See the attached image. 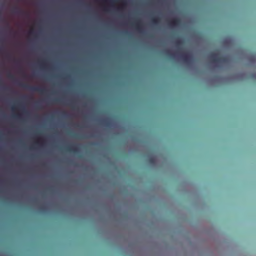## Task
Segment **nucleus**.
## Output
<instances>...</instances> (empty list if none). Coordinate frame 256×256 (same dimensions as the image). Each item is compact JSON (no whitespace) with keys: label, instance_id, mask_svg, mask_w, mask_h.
I'll use <instances>...</instances> for the list:
<instances>
[{"label":"nucleus","instance_id":"nucleus-1","mask_svg":"<svg viewBox=\"0 0 256 256\" xmlns=\"http://www.w3.org/2000/svg\"><path fill=\"white\" fill-rule=\"evenodd\" d=\"M211 61L214 64H226L228 62V58L226 56H220L216 53H212L210 56Z\"/></svg>","mask_w":256,"mask_h":256},{"label":"nucleus","instance_id":"nucleus-2","mask_svg":"<svg viewBox=\"0 0 256 256\" xmlns=\"http://www.w3.org/2000/svg\"><path fill=\"white\" fill-rule=\"evenodd\" d=\"M19 85L22 88L32 91L39 92L42 94H45L46 92V89L42 87L32 86L26 84H20Z\"/></svg>","mask_w":256,"mask_h":256},{"label":"nucleus","instance_id":"nucleus-3","mask_svg":"<svg viewBox=\"0 0 256 256\" xmlns=\"http://www.w3.org/2000/svg\"><path fill=\"white\" fill-rule=\"evenodd\" d=\"M180 58L185 63L189 64L192 60V56L190 54L182 53L180 54Z\"/></svg>","mask_w":256,"mask_h":256},{"label":"nucleus","instance_id":"nucleus-4","mask_svg":"<svg viewBox=\"0 0 256 256\" xmlns=\"http://www.w3.org/2000/svg\"><path fill=\"white\" fill-rule=\"evenodd\" d=\"M134 27L139 32H142V26L140 20H136L134 24H132Z\"/></svg>","mask_w":256,"mask_h":256},{"label":"nucleus","instance_id":"nucleus-5","mask_svg":"<svg viewBox=\"0 0 256 256\" xmlns=\"http://www.w3.org/2000/svg\"><path fill=\"white\" fill-rule=\"evenodd\" d=\"M180 20L178 18H174L168 22L170 26L174 27L178 26L180 24Z\"/></svg>","mask_w":256,"mask_h":256},{"label":"nucleus","instance_id":"nucleus-6","mask_svg":"<svg viewBox=\"0 0 256 256\" xmlns=\"http://www.w3.org/2000/svg\"><path fill=\"white\" fill-rule=\"evenodd\" d=\"M66 150L68 152H72L74 153H77L78 151V148L75 146H70L66 148Z\"/></svg>","mask_w":256,"mask_h":256},{"label":"nucleus","instance_id":"nucleus-7","mask_svg":"<svg viewBox=\"0 0 256 256\" xmlns=\"http://www.w3.org/2000/svg\"><path fill=\"white\" fill-rule=\"evenodd\" d=\"M12 12L15 14H22L23 13V12L18 8H14L12 9Z\"/></svg>","mask_w":256,"mask_h":256},{"label":"nucleus","instance_id":"nucleus-8","mask_svg":"<svg viewBox=\"0 0 256 256\" xmlns=\"http://www.w3.org/2000/svg\"><path fill=\"white\" fill-rule=\"evenodd\" d=\"M152 22L154 24H157L160 22V18H153L152 19Z\"/></svg>","mask_w":256,"mask_h":256},{"label":"nucleus","instance_id":"nucleus-9","mask_svg":"<svg viewBox=\"0 0 256 256\" xmlns=\"http://www.w3.org/2000/svg\"><path fill=\"white\" fill-rule=\"evenodd\" d=\"M175 43L178 46H181L183 44L182 42L180 40H176Z\"/></svg>","mask_w":256,"mask_h":256},{"label":"nucleus","instance_id":"nucleus-10","mask_svg":"<svg viewBox=\"0 0 256 256\" xmlns=\"http://www.w3.org/2000/svg\"><path fill=\"white\" fill-rule=\"evenodd\" d=\"M74 102L72 100H70V102L68 103V105L70 106L72 108L74 109L75 107H74Z\"/></svg>","mask_w":256,"mask_h":256},{"label":"nucleus","instance_id":"nucleus-11","mask_svg":"<svg viewBox=\"0 0 256 256\" xmlns=\"http://www.w3.org/2000/svg\"><path fill=\"white\" fill-rule=\"evenodd\" d=\"M102 124L106 126L109 125V124L106 120H102Z\"/></svg>","mask_w":256,"mask_h":256},{"label":"nucleus","instance_id":"nucleus-12","mask_svg":"<svg viewBox=\"0 0 256 256\" xmlns=\"http://www.w3.org/2000/svg\"><path fill=\"white\" fill-rule=\"evenodd\" d=\"M40 63L42 66L43 67H46V63L44 61H42Z\"/></svg>","mask_w":256,"mask_h":256},{"label":"nucleus","instance_id":"nucleus-13","mask_svg":"<svg viewBox=\"0 0 256 256\" xmlns=\"http://www.w3.org/2000/svg\"><path fill=\"white\" fill-rule=\"evenodd\" d=\"M56 102H62V100L60 98H56L54 100Z\"/></svg>","mask_w":256,"mask_h":256},{"label":"nucleus","instance_id":"nucleus-14","mask_svg":"<svg viewBox=\"0 0 256 256\" xmlns=\"http://www.w3.org/2000/svg\"><path fill=\"white\" fill-rule=\"evenodd\" d=\"M8 76L12 79L14 78L13 75H12L10 74H8Z\"/></svg>","mask_w":256,"mask_h":256},{"label":"nucleus","instance_id":"nucleus-15","mask_svg":"<svg viewBox=\"0 0 256 256\" xmlns=\"http://www.w3.org/2000/svg\"><path fill=\"white\" fill-rule=\"evenodd\" d=\"M14 118H16L19 119L20 118V114L15 115Z\"/></svg>","mask_w":256,"mask_h":256},{"label":"nucleus","instance_id":"nucleus-16","mask_svg":"<svg viewBox=\"0 0 256 256\" xmlns=\"http://www.w3.org/2000/svg\"><path fill=\"white\" fill-rule=\"evenodd\" d=\"M122 4H123L124 5H126V1H125V0H122Z\"/></svg>","mask_w":256,"mask_h":256},{"label":"nucleus","instance_id":"nucleus-17","mask_svg":"<svg viewBox=\"0 0 256 256\" xmlns=\"http://www.w3.org/2000/svg\"><path fill=\"white\" fill-rule=\"evenodd\" d=\"M30 34H32L33 35L34 34V32L32 30H31L30 32Z\"/></svg>","mask_w":256,"mask_h":256},{"label":"nucleus","instance_id":"nucleus-18","mask_svg":"<svg viewBox=\"0 0 256 256\" xmlns=\"http://www.w3.org/2000/svg\"><path fill=\"white\" fill-rule=\"evenodd\" d=\"M154 159L153 158H150V162H154Z\"/></svg>","mask_w":256,"mask_h":256},{"label":"nucleus","instance_id":"nucleus-19","mask_svg":"<svg viewBox=\"0 0 256 256\" xmlns=\"http://www.w3.org/2000/svg\"><path fill=\"white\" fill-rule=\"evenodd\" d=\"M36 106L38 108H39V107H40V106H39V102H36Z\"/></svg>","mask_w":256,"mask_h":256},{"label":"nucleus","instance_id":"nucleus-20","mask_svg":"<svg viewBox=\"0 0 256 256\" xmlns=\"http://www.w3.org/2000/svg\"><path fill=\"white\" fill-rule=\"evenodd\" d=\"M23 112H24L25 114H27V112L26 110H23Z\"/></svg>","mask_w":256,"mask_h":256},{"label":"nucleus","instance_id":"nucleus-21","mask_svg":"<svg viewBox=\"0 0 256 256\" xmlns=\"http://www.w3.org/2000/svg\"><path fill=\"white\" fill-rule=\"evenodd\" d=\"M62 114H63L64 115V116H65V115H66V113L65 112H62Z\"/></svg>","mask_w":256,"mask_h":256},{"label":"nucleus","instance_id":"nucleus-22","mask_svg":"<svg viewBox=\"0 0 256 256\" xmlns=\"http://www.w3.org/2000/svg\"><path fill=\"white\" fill-rule=\"evenodd\" d=\"M254 57H255V55H254H254L252 56V58H254Z\"/></svg>","mask_w":256,"mask_h":256},{"label":"nucleus","instance_id":"nucleus-23","mask_svg":"<svg viewBox=\"0 0 256 256\" xmlns=\"http://www.w3.org/2000/svg\"><path fill=\"white\" fill-rule=\"evenodd\" d=\"M12 110H14L15 108V107L14 106H12Z\"/></svg>","mask_w":256,"mask_h":256},{"label":"nucleus","instance_id":"nucleus-24","mask_svg":"<svg viewBox=\"0 0 256 256\" xmlns=\"http://www.w3.org/2000/svg\"><path fill=\"white\" fill-rule=\"evenodd\" d=\"M5 241H0V242H4Z\"/></svg>","mask_w":256,"mask_h":256},{"label":"nucleus","instance_id":"nucleus-25","mask_svg":"<svg viewBox=\"0 0 256 256\" xmlns=\"http://www.w3.org/2000/svg\"><path fill=\"white\" fill-rule=\"evenodd\" d=\"M30 242H32L33 241H32V240H31Z\"/></svg>","mask_w":256,"mask_h":256}]
</instances>
